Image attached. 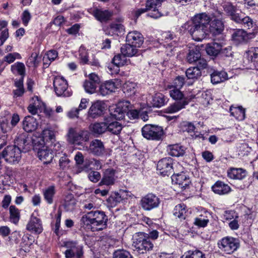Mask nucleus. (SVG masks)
I'll return each mask as SVG.
<instances>
[{"label":"nucleus","mask_w":258,"mask_h":258,"mask_svg":"<svg viewBox=\"0 0 258 258\" xmlns=\"http://www.w3.org/2000/svg\"><path fill=\"white\" fill-rule=\"evenodd\" d=\"M210 20V17L207 14H199L196 15L191 21L184 24L182 28L188 31L194 40L201 41L207 35Z\"/></svg>","instance_id":"obj_1"},{"label":"nucleus","mask_w":258,"mask_h":258,"mask_svg":"<svg viewBox=\"0 0 258 258\" xmlns=\"http://www.w3.org/2000/svg\"><path fill=\"white\" fill-rule=\"evenodd\" d=\"M107 217L104 212L91 211L83 215L80 221L82 227L93 232L105 229L107 227Z\"/></svg>","instance_id":"obj_2"},{"label":"nucleus","mask_w":258,"mask_h":258,"mask_svg":"<svg viewBox=\"0 0 258 258\" xmlns=\"http://www.w3.org/2000/svg\"><path fill=\"white\" fill-rule=\"evenodd\" d=\"M133 246L140 254L146 253L152 250L154 244L151 241L148 234L144 232H137L133 235Z\"/></svg>","instance_id":"obj_3"},{"label":"nucleus","mask_w":258,"mask_h":258,"mask_svg":"<svg viewBox=\"0 0 258 258\" xmlns=\"http://www.w3.org/2000/svg\"><path fill=\"white\" fill-rule=\"evenodd\" d=\"M38 142L40 145L48 146L53 154H59L63 149V147L58 142L56 141L53 132L48 129H45L42 131L39 138Z\"/></svg>","instance_id":"obj_4"},{"label":"nucleus","mask_w":258,"mask_h":258,"mask_svg":"<svg viewBox=\"0 0 258 258\" xmlns=\"http://www.w3.org/2000/svg\"><path fill=\"white\" fill-rule=\"evenodd\" d=\"M162 0H148L146 8L139 9L135 12V16L139 17L142 14L147 12V15L153 18L157 19L162 15L158 8L161 7Z\"/></svg>","instance_id":"obj_5"},{"label":"nucleus","mask_w":258,"mask_h":258,"mask_svg":"<svg viewBox=\"0 0 258 258\" xmlns=\"http://www.w3.org/2000/svg\"><path fill=\"white\" fill-rule=\"evenodd\" d=\"M68 141L71 144L81 145L83 142L89 141L90 133L87 130H81L77 132L76 128L70 127L69 129Z\"/></svg>","instance_id":"obj_6"},{"label":"nucleus","mask_w":258,"mask_h":258,"mask_svg":"<svg viewBox=\"0 0 258 258\" xmlns=\"http://www.w3.org/2000/svg\"><path fill=\"white\" fill-rule=\"evenodd\" d=\"M2 156L9 163H18L21 158V150L16 145L8 146L3 150Z\"/></svg>","instance_id":"obj_7"},{"label":"nucleus","mask_w":258,"mask_h":258,"mask_svg":"<svg viewBox=\"0 0 258 258\" xmlns=\"http://www.w3.org/2000/svg\"><path fill=\"white\" fill-rule=\"evenodd\" d=\"M143 136L151 140H160L163 135V131L161 127L151 124H146L142 129Z\"/></svg>","instance_id":"obj_8"},{"label":"nucleus","mask_w":258,"mask_h":258,"mask_svg":"<svg viewBox=\"0 0 258 258\" xmlns=\"http://www.w3.org/2000/svg\"><path fill=\"white\" fill-rule=\"evenodd\" d=\"M220 249L227 254H231L236 251L239 246L238 240L232 237H225L219 242Z\"/></svg>","instance_id":"obj_9"},{"label":"nucleus","mask_w":258,"mask_h":258,"mask_svg":"<svg viewBox=\"0 0 258 258\" xmlns=\"http://www.w3.org/2000/svg\"><path fill=\"white\" fill-rule=\"evenodd\" d=\"M131 103L128 101L119 102L111 110L110 116L115 119L121 120L124 118L126 112L129 110Z\"/></svg>","instance_id":"obj_10"},{"label":"nucleus","mask_w":258,"mask_h":258,"mask_svg":"<svg viewBox=\"0 0 258 258\" xmlns=\"http://www.w3.org/2000/svg\"><path fill=\"white\" fill-rule=\"evenodd\" d=\"M67 81L61 77H56L53 80V87L56 94L58 96L69 97L72 93L68 90Z\"/></svg>","instance_id":"obj_11"},{"label":"nucleus","mask_w":258,"mask_h":258,"mask_svg":"<svg viewBox=\"0 0 258 258\" xmlns=\"http://www.w3.org/2000/svg\"><path fill=\"white\" fill-rule=\"evenodd\" d=\"M246 68L258 71V47H251L246 51Z\"/></svg>","instance_id":"obj_12"},{"label":"nucleus","mask_w":258,"mask_h":258,"mask_svg":"<svg viewBox=\"0 0 258 258\" xmlns=\"http://www.w3.org/2000/svg\"><path fill=\"white\" fill-rule=\"evenodd\" d=\"M221 5L224 11L230 17L231 20L236 23L239 22L240 16L242 13L240 10L237 9V7L233 6L229 2H223L221 3Z\"/></svg>","instance_id":"obj_13"},{"label":"nucleus","mask_w":258,"mask_h":258,"mask_svg":"<svg viewBox=\"0 0 258 258\" xmlns=\"http://www.w3.org/2000/svg\"><path fill=\"white\" fill-rule=\"evenodd\" d=\"M173 159L170 157L163 158L160 160L157 165L158 173L162 176H169L173 171Z\"/></svg>","instance_id":"obj_14"},{"label":"nucleus","mask_w":258,"mask_h":258,"mask_svg":"<svg viewBox=\"0 0 258 258\" xmlns=\"http://www.w3.org/2000/svg\"><path fill=\"white\" fill-rule=\"evenodd\" d=\"M86 151L95 156H102L105 153V148L103 142L99 139H94L86 147Z\"/></svg>","instance_id":"obj_15"},{"label":"nucleus","mask_w":258,"mask_h":258,"mask_svg":"<svg viewBox=\"0 0 258 258\" xmlns=\"http://www.w3.org/2000/svg\"><path fill=\"white\" fill-rule=\"evenodd\" d=\"M160 204L159 199L153 194H148L143 197L141 201V206L143 209L150 211L158 207Z\"/></svg>","instance_id":"obj_16"},{"label":"nucleus","mask_w":258,"mask_h":258,"mask_svg":"<svg viewBox=\"0 0 258 258\" xmlns=\"http://www.w3.org/2000/svg\"><path fill=\"white\" fill-rule=\"evenodd\" d=\"M162 39L166 43H168L170 41L172 40L170 43L167 44L166 53L167 55H172L174 54L176 44V36L170 32H164L162 34Z\"/></svg>","instance_id":"obj_17"},{"label":"nucleus","mask_w":258,"mask_h":258,"mask_svg":"<svg viewBox=\"0 0 258 258\" xmlns=\"http://www.w3.org/2000/svg\"><path fill=\"white\" fill-rule=\"evenodd\" d=\"M105 109V103L97 100L93 102L90 106L88 112V116L93 118H97L103 114Z\"/></svg>","instance_id":"obj_18"},{"label":"nucleus","mask_w":258,"mask_h":258,"mask_svg":"<svg viewBox=\"0 0 258 258\" xmlns=\"http://www.w3.org/2000/svg\"><path fill=\"white\" fill-rule=\"evenodd\" d=\"M117 178V177L115 175V170L112 168H108L104 171L99 185H112L115 183Z\"/></svg>","instance_id":"obj_19"},{"label":"nucleus","mask_w":258,"mask_h":258,"mask_svg":"<svg viewBox=\"0 0 258 258\" xmlns=\"http://www.w3.org/2000/svg\"><path fill=\"white\" fill-rule=\"evenodd\" d=\"M26 229L34 234H40L43 231L40 219L32 215L26 225Z\"/></svg>","instance_id":"obj_20"},{"label":"nucleus","mask_w":258,"mask_h":258,"mask_svg":"<svg viewBox=\"0 0 258 258\" xmlns=\"http://www.w3.org/2000/svg\"><path fill=\"white\" fill-rule=\"evenodd\" d=\"M41 148H39L37 152V155L40 160H41L44 164H48L51 162L53 154L50 152V150L47 145H41Z\"/></svg>","instance_id":"obj_21"},{"label":"nucleus","mask_w":258,"mask_h":258,"mask_svg":"<svg viewBox=\"0 0 258 258\" xmlns=\"http://www.w3.org/2000/svg\"><path fill=\"white\" fill-rule=\"evenodd\" d=\"M126 40L128 43L134 45L135 47H140L143 43L144 37L140 32L134 31L127 34Z\"/></svg>","instance_id":"obj_22"},{"label":"nucleus","mask_w":258,"mask_h":258,"mask_svg":"<svg viewBox=\"0 0 258 258\" xmlns=\"http://www.w3.org/2000/svg\"><path fill=\"white\" fill-rule=\"evenodd\" d=\"M211 217L212 213L205 210L195 218L194 224L199 228H204L208 225L209 219Z\"/></svg>","instance_id":"obj_23"},{"label":"nucleus","mask_w":258,"mask_h":258,"mask_svg":"<svg viewBox=\"0 0 258 258\" xmlns=\"http://www.w3.org/2000/svg\"><path fill=\"white\" fill-rule=\"evenodd\" d=\"M224 29V24L222 21L218 19L210 20L208 27L207 34L209 33L213 35H217L222 33Z\"/></svg>","instance_id":"obj_24"},{"label":"nucleus","mask_w":258,"mask_h":258,"mask_svg":"<svg viewBox=\"0 0 258 258\" xmlns=\"http://www.w3.org/2000/svg\"><path fill=\"white\" fill-rule=\"evenodd\" d=\"M172 182L178 184L182 189H185L190 183L188 176L184 173H181L176 175H172Z\"/></svg>","instance_id":"obj_25"},{"label":"nucleus","mask_w":258,"mask_h":258,"mask_svg":"<svg viewBox=\"0 0 258 258\" xmlns=\"http://www.w3.org/2000/svg\"><path fill=\"white\" fill-rule=\"evenodd\" d=\"M89 12L98 21L101 22L108 20L112 15V13L108 10H102L97 8L91 9Z\"/></svg>","instance_id":"obj_26"},{"label":"nucleus","mask_w":258,"mask_h":258,"mask_svg":"<svg viewBox=\"0 0 258 258\" xmlns=\"http://www.w3.org/2000/svg\"><path fill=\"white\" fill-rule=\"evenodd\" d=\"M186 148L179 144L170 145L167 147V151L168 154L174 157H182L186 152Z\"/></svg>","instance_id":"obj_27"},{"label":"nucleus","mask_w":258,"mask_h":258,"mask_svg":"<svg viewBox=\"0 0 258 258\" xmlns=\"http://www.w3.org/2000/svg\"><path fill=\"white\" fill-rule=\"evenodd\" d=\"M90 132L95 136H98L107 131L106 119L104 121L91 123L89 127Z\"/></svg>","instance_id":"obj_28"},{"label":"nucleus","mask_w":258,"mask_h":258,"mask_svg":"<svg viewBox=\"0 0 258 258\" xmlns=\"http://www.w3.org/2000/svg\"><path fill=\"white\" fill-rule=\"evenodd\" d=\"M38 126L36 119L33 116H26L23 120V128L26 132H31L35 131Z\"/></svg>","instance_id":"obj_29"},{"label":"nucleus","mask_w":258,"mask_h":258,"mask_svg":"<svg viewBox=\"0 0 258 258\" xmlns=\"http://www.w3.org/2000/svg\"><path fill=\"white\" fill-rule=\"evenodd\" d=\"M214 193L224 195L229 194L231 191L230 187L227 184L221 181H217L212 187Z\"/></svg>","instance_id":"obj_30"},{"label":"nucleus","mask_w":258,"mask_h":258,"mask_svg":"<svg viewBox=\"0 0 258 258\" xmlns=\"http://www.w3.org/2000/svg\"><path fill=\"white\" fill-rule=\"evenodd\" d=\"M106 123L107 127V131L114 135H118L122 129L121 123L115 120H112L110 118H106Z\"/></svg>","instance_id":"obj_31"},{"label":"nucleus","mask_w":258,"mask_h":258,"mask_svg":"<svg viewBox=\"0 0 258 258\" xmlns=\"http://www.w3.org/2000/svg\"><path fill=\"white\" fill-rule=\"evenodd\" d=\"M211 81L213 84H217L228 79V75L225 71L214 70L211 74Z\"/></svg>","instance_id":"obj_32"},{"label":"nucleus","mask_w":258,"mask_h":258,"mask_svg":"<svg viewBox=\"0 0 258 258\" xmlns=\"http://www.w3.org/2000/svg\"><path fill=\"white\" fill-rule=\"evenodd\" d=\"M249 39V35L242 29L236 30L232 34L233 40L237 44L247 42Z\"/></svg>","instance_id":"obj_33"},{"label":"nucleus","mask_w":258,"mask_h":258,"mask_svg":"<svg viewBox=\"0 0 258 258\" xmlns=\"http://www.w3.org/2000/svg\"><path fill=\"white\" fill-rule=\"evenodd\" d=\"M188 104V101L186 99L183 100L181 101H176L165 109V112L169 113H174L183 108H184Z\"/></svg>","instance_id":"obj_34"},{"label":"nucleus","mask_w":258,"mask_h":258,"mask_svg":"<svg viewBox=\"0 0 258 258\" xmlns=\"http://www.w3.org/2000/svg\"><path fill=\"white\" fill-rule=\"evenodd\" d=\"M115 88L113 82L112 81H106L100 85L99 93L102 96H104L114 91Z\"/></svg>","instance_id":"obj_35"},{"label":"nucleus","mask_w":258,"mask_h":258,"mask_svg":"<svg viewBox=\"0 0 258 258\" xmlns=\"http://www.w3.org/2000/svg\"><path fill=\"white\" fill-rule=\"evenodd\" d=\"M65 246L71 251L76 254L77 258H82L83 256V246L78 245L74 241H68L65 243Z\"/></svg>","instance_id":"obj_36"},{"label":"nucleus","mask_w":258,"mask_h":258,"mask_svg":"<svg viewBox=\"0 0 258 258\" xmlns=\"http://www.w3.org/2000/svg\"><path fill=\"white\" fill-rule=\"evenodd\" d=\"M228 177L233 179H242L246 176V172L242 168H231L227 171Z\"/></svg>","instance_id":"obj_37"},{"label":"nucleus","mask_w":258,"mask_h":258,"mask_svg":"<svg viewBox=\"0 0 258 258\" xmlns=\"http://www.w3.org/2000/svg\"><path fill=\"white\" fill-rule=\"evenodd\" d=\"M30 141L28 139V135L27 133H22L18 134L15 140V145L21 149H25V148L29 145Z\"/></svg>","instance_id":"obj_38"},{"label":"nucleus","mask_w":258,"mask_h":258,"mask_svg":"<svg viewBox=\"0 0 258 258\" xmlns=\"http://www.w3.org/2000/svg\"><path fill=\"white\" fill-rule=\"evenodd\" d=\"M237 23L243 25L244 27L247 28L248 29H251L252 30H255L257 28L255 22L250 17L245 16L243 13L240 16V20Z\"/></svg>","instance_id":"obj_39"},{"label":"nucleus","mask_w":258,"mask_h":258,"mask_svg":"<svg viewBox=\"0 0 258 258\" xmlns=\"http://www.w3.org/2000/svg\"><path fill=\"white\" fill-rule=\"evenodd\" d=\"M231 115L238 120H243L245 117V111L242 106L233 107L231 106L229 109Z\"/></svg>","instance_id":"obj_40"},{"label":"nucleus","mask_w":258,"mask_h":258,"mask_svg":"<svg viewBox=\"0 0 258 258\" xmlns=\"http://www.w3.org/2000/svg\"><path fill=\"white\" fill-rule=\"evenodd\" d=\"M169 89L170 96L176 101H181L183 100L186 99L187 97H185L183 93L180 90L179 88H176L173 87H167Z\"/></svg>","instance_id":"obj_41"},{"label":"nucleus","mask_w":258,"mask_h":258,"mask_svg":"<svg viewBox=\"0 0 258 258\" xmlns=\"http://www.w3.org/2000/svg\"><path fill=\"white\" fill-rule=\"evenodd\" d=\"M166 102L165 96L160 93H156L152 96V100L150 101L152 106L155 107H160L163 106Z\"/></svg>","instance_id":"obj_42"},{"label":"nucleus","mask_w":258,"mask_h":258,"mask_svg":"<svg viewBox=\"0 0 258 258\" xmlns=\"http://www.w3.org/2000/svg\"><path fill=\"white\" fill-rule=\"evenodd\" d=\"M137 47L128 43L121 47V52L124 55L128 57H132L135 55L138 52Z\"/></svg>","instance_id":"obj_43"},{"label":"nucleus","mask_w":258,"mask_h":258,"mask_svg":"<svg viewBox=\"0 0 258 258\" xmlns=\"http://www.w3.org/2000/svg\"><path fill=\"white\" fill-rule=\"evenodd\" d=\"M222 47L220 43L213 42L207 44L206 50L209 55L216 56L221 51Z\"/></svg>","instance_id":"obj_44"},{"label":"nucleus","mask_w":258,"mask_h":258,"mask_svg":"<svg viewBox=\"0 0 258 258\" xmlns=\"http://www.w3.org/2000/svg\"><path fill=\"white\" fill-rule=\"evenodd\" d=\"M185 74L187 79L195 80L201 76L202 73L199 68L195 67H190L187 69Z\"/></svg>","instance_id":"obj_45"},{"label":"nucleus","mask_w":258,"mask_h":258,"mask_svg":"<svg viewBox=\"0 0 258 258\" xmlns=\"http://www.w3.org/2000/svg\"><path fill=\"white\" fill-rule=\"evenodd\" d=\"M43 196L45 200L48 204H51L53 202V197L55 194L54 185H51L43 190Z\"/></svg>","instance_id":"obj_46"},{"label":"nucleus","mask_w":258,"mask_h":258,"mask_svg":"<svg viewBox=\"0 0 258 258\" xmlns=\"http://www.w3.org/2000/svg\"><path fill=\"white\" fill-rule=\"evenodd\" d=\"M10 221L14 224H17L20 220V213L19 209L15 206H11L9 208Z\"/></svg>","instance_id":"obj_47"},{"label":"nucleus","mask_w":258,"mask_h":258,"mask_svg":"<svg viewBox=\"0 0 258 258\" xmlns=\"http://www.w3.org/2000/svg\"><path fill=\"white\" fill-rule=\"evenodd\" d=\"M186 212L185 205L184 204H178L175 207L173 214L175 217L184 219Z\"/></svg>","instance_id":"obj_48"},{"label":"nucleus","mask_w":258,"mask_h":258,"mask_svg":"<svg viewBox=\"0 0 258 258\" xmlns=\"http://www.w3.org/2000/svg\"><path fill=\"white\" fill-rule=\"evenodd\" d=\"M76 204V200L72 194H69L66 196L63 206L67 210L70 211L73 209Z\"/></svg>","instance_id":"obj_49"},{"label":"nucleus","mask_w":258,"mask_h":258,"mask_svg":"<svg viewBox=\"0 0 258 258\" xmlns=\"http://www.w3.org/2000/svg\"><path fill=\"white\" fill-rule=\"evenodd\" d=\"M201 56V53L197 49H192L189 50L186 59L189 63H191L197 61Z\"/></svg>","instance_id":"obj_50"},{"label":"nucleus","mask_w":258,"mask_h":258,"mask_svg":"<svg viewBox=\"0 0 258 258\" xmlns=\"http://www.w3.org/2000/svg\"><path fill=\"white\" fill-rule=\"evenodd\" d=\"M181 258H206L205 254L199 250H188L184 252Z\"/></svg>","instance_id":"obj_51"},{"label":"nucleus","mask_w":258,"mask_h":258,"mask_svg":"<svg viewBox=\"0 0 258 258\" xmlns=\"http://www.w3.org/2000/svg\"><path fill=\"white\" fill-rule=\"evenodd\" d=\"M11 71L14 74H18L24 76L25 73V67L23 63L17 62L11 66Z\"/></svg>","instance_id":"obj_52"},{"label":"nucleus","mask_w":258,"mask_h":258,"mask_svg":"<svg viewBox=\"0 0 258 258\" xmlns=\"http://www.w3.org/2000/svg\"><path fill=\"white\" fill-rule=\"evenodd\" d=\"M126 56L121 54H118L115 55L112 59V62L117 68L120 66H123L126 64L127 60Z\"/></svg>","instance_id":"obj_53"},{"label":"nucleus","mask_w":258,"mask_h":258,"mask_svg":"<svg viewBox=\"0 0 258 258\" xmlns=\"http://www.w3.org/2000/svg\"><path fill=\"white\" fill-rule=\"evenodd\" d=\"M39 52L35 51L32 53L31 56L28 58L26 64L28 67L35 68L39 63L38 56Z\"/></svg>","instance_id":"obj_54"},{"label":"nucleus","mask_w":258,"mask_h":258,"mask_svg":"<svg viewBox=\"0 0 258 258\" xmlns=\"http://www.w3.org/2000/svg\"><path fill=\"white\" fill-rule=\"evenodd\" d=\"M109 30L113 34L119 35L124 32V29L121 24L112 23L110 25Z\"/></svg>","instance_id":"obj_55"},{"label":"nucleus","mask_w":258,"mask_h":258,"mask_svg":"<svg viewBox=\"0 0 258 258\" xmlns=\"http://www.w3.org/2000/svg\"><path fill=\"white\" fill-rule=\"evenodd\" d=\"M22 56L18 52L9 53L4 57V61L10 64L14 62L16 59H21Z\"/></svg>","instance_id":"obj_56"},{"label":"nucleus","mask_w":258,"mask_h":258,"mask_svg":"<svg viewBox=\"0 0 258 258\" xmlns=\"http://www.w3.org/2000/svg\"><path fill=\"white\" fill-rule=\"evenodd\" d=\"M137 85L135 83L133 82H126L124 84L123 88L124 92L129 93L128 95H132L134 94L136 92V88Z\"/></svg>","instance_id":"obj_57"},{"label":"nucleus","mask_w":258,"mask_h":258,"mask_svg":"<svg viewBox=\"0 0 258 258\" xmlns=\"http://www.w3.org/2000/svg\"><path fill=\"white\" fill-rule=\"evenodd\" d=\"M97 85V84L91 81L86 80L84 83L83 87L87 93L89 94H93L95 92Z\"/></svg>","instance_id":"obj_58"},{"label":"nucleus","mask_w":258,"mask_h":258,"mask_svg":"<svg viewBox=\"0 0 258 258\" xmlns=\"http://www.w3.org/2000/svg\"><path fill=\"white\" fill-rule=\"evenodd\" d=\"M184 77L178 76L174 79L173 84L168 85V87H173L176 88L181 89L185 83Z\"/></svg>","instance_id":"obj_59"},{"label":"nucleus","mask_w":258,"mask_h":258,"mask_svg":"<svg viewBox=\"0 0 258 258\" xmlns=\"http://www.w3.org/2000/svg\"><path fill=\"white\" fill-rule=\"evenodd\" d=\"M113 258H133L130 253L125 250L118 249L113 253Z\"/></svg>","instance_id":"obj_60"},{"label":"nucleus","mask_w":258,"mask_h":258,"mask_svg":"<svg viewBox=\"0 0 258 258\" xmlns=\"http://www.w3.org/2000/svg\"><path fill=\"white\" fill-rule=\"evenodd\" d=\"M79 52L81 62L84 64L87 63L88 62V54L85 47L81 46L79 48Z\"/></svg>","instance_id":"obj_61"},{"label":"nucleus","mask_w":258,"mask_h":258,"mask_svg":"<svg viewBox=\"0 0 258 258\" xmlns=\"http://www.w3.org/2000/svg\"><path fill=\"white\" fill-rule=\"evenodd\" d=\"M88 178L90 181L96 183L100 180L101 175L99 172L93 171L89 173Z\"/></svg>","instance_id":"obj_62"},{"label":"nucleus","mask_w":258,"mask_h":258,"mask_svg":"<svg viewBox=\"0 0 258 258\" xmlns=\"http://www.w3.org/2000/svg\"><path fill=\"white\" fill-rule=\"evenodd\" d=\"M58 53L55 50H50L47 51L44 57V59L47 58L50 61H52L54 60L55 58L57 57Z\"/></svg>","instance_id":"obj_63"},{"label":"nucleus","mask_w":258,"mask_h":258,"mask_svg":"<svg viewBox=\"0 0 258 258\" xmlns=\"http://www.w3.org/2000/svg\"><path fill=\"white\" fill-rule=\"evenodd\" d=\"M23 24L26 26L31 18V15L28 10H25L21 16Z\"/></svg>","instance_id":"obj_64"}]
</instances>
